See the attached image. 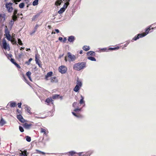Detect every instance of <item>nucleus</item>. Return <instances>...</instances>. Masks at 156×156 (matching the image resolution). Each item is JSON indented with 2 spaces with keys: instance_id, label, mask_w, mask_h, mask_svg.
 I'll return each mask as SVG.
<instances>
[{
  "instance_id": "obj_1",
  "label": "nucleus",
  "mask_w": 156,
  "mask_h": 156,
  "mask_svg": "<svg viewBox=\"0 0 156 156\" xmlns=\"http://www.w3.org/2000/svg\"><path fill=\"white\" fill-rule=\"evenodd\" d=\"M154 29V28L151 27V25H150L146 29L144 33L139 34L137 36H136L133 38L132 41L133 42L134 41L136 40L137 39H139V38H141L145 36L148 33L149 31L151 29Z\"/></svg>"
},
{
  "instance_id": "obj_2",
  "label": "nucleus",
  "mask_w": 156,
  "mask_h": 156,
  "mask_svg": "<svg viewBox=\"0 0 156 156\" xmlns=\"http://www.w3.org/2000/svg\"><path fill=\"white\" fill-rule=\"evenodd\" d=\"M86 63L85 62H78L73 65V69L77 71H80L86 67Z\"/></svg>"
},
{
  "instance_id": "obj_3",
  "label": "nucleus",
  "mask_w": 156,
  "mask_h": 156,
  "mask_svg": "<svg viewBox=\"0 0 156 156\" xmlns=\"http://www.w3.org/2000/svg\"><path fill=\"white\" fill-rule=\"evenodd\" d=\"M76 58V57L75 55H72L70 52H68L67 53V56H66L65 57V60L66 62L68 61L70 62L74 61Z\"/></svg>"
},
{
  "instance_id": "obj_4",
  "label": "nucleus",
  "mask_w": 156,
  "mask_h": 156,
  "mask_svg": "<svg viewBox=\"0 0 156 156\" xmlns=\"http://www.w3.org/2000/svg\"><path fill=\"white\" fill-rule=\"evenodd\" d=\"M12 4L13 3L11 2L6 3L5 4V7L9 12H12L13 9V8L12 6Z\"/></svg>"
},
{
  "instance_id": "obj_5",
  "label": "nucleus",
  "mask_w": 156,
  "mask_h": 156,
  "mask_svg": "<svg viewBox=\"0 0 156 156\" xmlns=\"http://www.w3.org/2000/svg\"><path fill=\"white\" fill-rule=\"evenodd\" d=\"M2 45L3 48L5 50H7L8 51L10 50V48L9 45V44H7L6 41L4 38H3L2 40Z\"/></svg>"
},
{
  "instance_id": "obj_6",
  "label": "nucleus",
  "mask_w": 156,
  "mask_h": 156,
  "mask_svg": "<svg viewBox=\"0 0 156 156\" xmlns=\"http://www.w3.org/2000/svg\"><path fill=\"white\" fill-rule=\"evenodd\" d=\"M82 83L81 82L78 80H77V84L74 88V90L77 92L80 89V87H81Z\"/></svg>"
},
{
  "instance_id": "obj_7",
  "label": "nucleus",
  "mask_w": 156,
  "mask_h": 156,
  "mask_svg": "<svg viewBox=\"0 0 156 156\" xmlns=\"http://www.w3.org/2000/svg\"><path fill=\"white\" fill-rule=\"evenodd\" d=\"M39 56L38 54H36L35 56V61L36 64H37L39 66L40 68L42 67V64H41V61L38 58V56Z\"/></svg>"
},
{
  "instance_id": "obj_8",
  "label": "nucleus",
  "mask_w": 156,
  "mask_h": 156,
  "mask_svg": "<svg viewBox=\"0 0 156 156\" xmlns=\"http://www.w3.org/2000/svg\"><path fill=\"white\" fill-rule=\"evenodd\" d=\"M59 72L62 73H65L67 71V68L64 66H61L59 67Z\"/></svg>"
},
{
  "instance_id": "obj_9",
  "label": "nucleus",
  "mask_w": 156,
  "mask_h": 156,
  "mask_svg": "<svg viewBox=\"0 0 156 156\" xmlns=\"http://www.w3.org/2000/svg\"><path fill=\"white\" fill-rule=\"evenodd\" d=\"M66 156H77V154L76 152L72 151L66 153Z\"/></svg>"
},
{
  "instance_id": "obj_10",
  "label": "nucleus",
  "mask_w": 156,
  "mask_h": 156,
  "mask_svg": "<svg viewBox=\"0 0 156 156\" xmlns=\"http://www.w3.org/2000/svg\"><path fill=\"white\" fill-rule=\"evenodd\" d=\"M119 47H116L115 48H109L108 49L107 48H103L101 50L104 51H108L109 50H116L119 48Z\"/></svg>"
},
{
  "instance_id": "obj_11",
  "label": "nucleus",
  "mask_w": 156,
  "mask_h": 156,
  "mask_svg": "<svg viewBox=\"0 0 156 156\" xmlns=\"http://www.w3.org/2000/svg\"><path fill=\"white\" fill-rule=\"evenodd\" d=\"M6 15L5 14H0V22L2 23H3L6 19Z\"/></svg>"
},
{
  "instance_id": "obj_12",
  "label": "nucleus",
  "mask_w": 156,
  "mask_h": 156,
  "mask_svg": "<svg viewBox=\"0 0 156 156\" xmlns=\"http://www.w3.org/2000/svg\"><path fill=\"white\" fill-rule=\"evenodd\" d=\"M17 119L21 122L24 123L25 122V120L23 118L21 115H18L17 116Z\"/></svg>"
},
{
  "instance_id": "obj_13",
  "label": "nucleus",
  "mask_w": 156,
  "mask_h": 156,
  "mask_svg": "<svg viewBox=\"0 0 156 156\" xmlns=\"http://www.w3.org/2000/svg\"><path fill=\"white\" fill-rule=\"evenodd\" d=\"M40 133H43L44 135L47 136L48 133V132L47 129L41 128V129Z\"/></svg>"
},
{
  "instance_id": "obj_14",
  "label": "nucleus",
  "mask_w": 156,
  "mask_h": 156,
  "mask_svg": "<svg viewBox=\"0 0 156 156\" xmlns=\"http://www.w3.org/2000/svg\"><path fill=\"white\" fill-rule=\"evenodd\" d=\"M32 126L31 124H28L27 123H25L23 125V126L25 128L27 129H30Z\"/></svg>"
},
{
  "instance_id": "obj_15",
  "label": "nucleus",
  "mask_w": 156,
  "mask_h": 156,
  "mask_svg": "<svg viewBox=\"0 0 156 156\" xmlns=\"http://www.w3.org/2000/svg\"><path fill=\"white\" fill-rule=\"evenodd\" d=\"M53 75V72L51 71L48 73L45 76V79L46 80H48V78L51 77Z\"/></svg>"
},
{
  "instance_id": "obj_16",
  "label": "nucleus",
  "mask_w": 156,
  "mask_h": 156,
  "mask_svg": "<svg viewBox=\"0 0 156 156\" xmlns=\"http://www.w3.org/2000/svg\"><path fill=\"white\" fill-rule=\"evenodd\" d=\"M49 139L48 137H47L46 139H44V138L43 137L41 141V142L45 145L46 143L49 141Z\"/></svg>"
},
{
  "instance_id": "obj_17",
  "label": "nucleus",
  "mask_w": 156,
  "mask_h": 156,
  "mask_svg": "<svg viewBox=\"0 0 156 156\" xmlns=\"http://www.w3.org/2000/svg\"><path fill=\"white\" fill-rule=\"evenodd\" d=\"M75 39V37L74 36H71L69 37L68 40L70 42H73Z\"/></svg>"
},
{
  "instance_id": "obj_18",
  "label": "nucleus",
  "mask_w": 156,
  "mask_h": 156,
  "mask_svg": "<svg viewBox=\"0 0 156 156\" xmlns=\"http://www.w3.org/2000/svg\"><path fill=\"white\" fill-rule=\"evenodd\" d=\"M10 104V106L11 107H14L16 106V102L13 101H11L9 103Z\"/></svg>"
},
{
  "instance_id": "obj_19",
  "label": "nucleus",
  "mask_w": 156,
  "mask_h": 156,
  "mask_svg": "<svg viewBox=\"0 0 156 156\" xmlns=\"http://www.w3.org/2000/svg\"><path fill=\"white\" fill-rule=\"evenodd\" d=\"M40 14L38 13L36 15L34 16L32 18V21H35L37 20L38 18L39 17Z\"/></svg>"
},
{
  "instance_id": "obj_20",
  "label": "nucleus",
  "mask_w": 156,
  "mask_h": 156,
  "mask_svg": "<svg viewBox=\"0 0 156 156\" xmlns=\"http://www.w3.org/2000/svg\"><path fill=\"white\" fill-rule=\"evenodd\" d=\"M87 55L88 56L91 55L94 56L95 55V52L93 51H88L87 53Z\"/></svg>"
},
{
  "instance_id": "obj_21",
  "label": "nucleus",
  "mask_w": 156,
  "mask_h": 156,
  "mask_svg": "<svg viewBox=\"0 0 156 156\" xmlns=\"http://www.w3.org/2000/svg\"><path fill=\"white\" fill-rule=\"evenodd\" d=\"M62 0H57L55 2V4L56 6L60 5L62 2Z\"/></svg>"
},
{
  "instance_id": "obj_22",
  "label": "nucleus",
  "mask_w": 156,
  "mask_h": 156,
  "mask_svg": "<svg viewBox=\"0 0 156 156\" xmlns=\"http://www.w3.org/2000/svg\"><path fill=\"white\" fill-rule=\"evenodd\" d=\"M31 108H30L28 106H27L26 107V111L28 113L30 114H31L32 113L30 111Z\"/></svg>"
},
{
  "instance_id": "obj_23",
  "label": "nucleus",
  "mask_w": 156,
  "mask_h": 156,
  "mask_svg": "<svg viewBox=\"0 0 156 156\" xmlns=\"http://www.w3.org/2000/svg\"><path fill=\"white\" fill-rule=\"evenodd\" d=\"M17 16L16 15H13L12 16V20L11 21V22L12 23H14V21H16L17 20Z\"/></svg>"
},
{
  "instance_id": "obj_24",
  "label": "nucleus",
  "mask_w": 156,
  "mask_h": 156,
  "mask_svg": "<svg viewBox=\"0 0 156 156\" xmlns=\"http://www.w3.org/2000/svg\"><path fill=\"white\" fill-rule=\"evenodd\" d=\"M35 153L36 154H42V155H45V153H44V152H42V151H39L38 150H36Z\"/></svg>"
},
{
  "instance_id": "obj_25",
  "label": "nucleus",
  "mask_w": 156,
  "mask_h": 156,
  "mask_svg": "<svg viewBox=\"0 0 156 156\" xmlns=\"http://www.w3.org/2000/svg\"><path fill=\"white\" fill-rule=\"evenodd\" d=\"M26 75L27 76L29 80L30 81H32L31 78V73L30 71L27 72L26 73Z\"/></svg>"
},
{
  "instance_id": "obj_26",
  "label": "nucleus",
  "mask_w": 156,
  "mask_h": 156,
  "mask_svg": "<svg viewBox=\"0 0 156 156\" xmlns=\"http://www.w3.org/2000/svg\"><path fill=\"white\" fill-rule=\"evenodd\" d=\"M72 114L75 116L77 117V118H82L83 116L80 114H76L75 113L73 112H72Z\"/></svg>"
},
{
  "instance_id": "obj_27",
  "label": "nucleus",
  "mask_w": 156,
  "mask_h": 156,
  "mask_svg": "<svg viewBox=\"0 0 156 156\" xmlns=\"http://www.w3.org/2000/svg\"><path fill=\"white\" fill-rule=\"evenodd\" d=\"M51 82H55L58 81L57 79H56V77L55 76H54L53 77H52L51 78Z\"/></svg>"
},
{
  "instance_id": "obj_28",
  "label": "nucleus",
  "mask_w": 156,
  "mask_h": 156,
  "mask_svg": "<svg viewBox=\"0 0 156 156\" xmlns=\"http://www.w3.org/2000/svg\"><path fill=\"white\" fill-rule=\"evenodd\" d=\"M6 122L2 118L0 121V125L1 126H3L6 123Z\"/></svg>"
},
{
  "instance_id": "obj_29",
  "label": "nucleus",
  "mask_w": 156,
  "mask_h": 156,
  "mask_svg": "<svg viewBox=\"0 0 156 156\" xmlns=\"http://www.w3.org/2000/svg\"><path fill=\"white\" fill-rule=\"evenodd\" d=\"M20 156H27V151H21V153H20Z\"/></svg>"
},
{
  "instance_id": "obj_30",
  "label": "nucleus",
  "mask_w": 156,
  "mask_h": 156,
  "mask_svg": "<svg viewBox=\"0 0 156 156\" xmlns=\"http://www.w3.org/2000/svg\"><path fill=\"white\" fill-rule=\"evenodd\" d=\"M53 100L51 98H48L45 100V102H47L48 104H49L50 102L53 101Z\"/></svg>"
},
{
  "instance_id": "obj_31",
  "label": "nucleus",
  "mask_w": 156,
  "mask_h": 156,
  "mask_svg": "<svg viewBox=\"0 0 156 156\" xmlns=\"http://www.w3.org/2000/svg\"><path fill=\"white\" fill-rule=\"evenodd\" d=\"M93 153V152L92 151H89L85 153V154L86 156H90Z\"/></svg>"
},
{
  "instance_id": "obj_32",
  "label": "nucleus",
  "mask_w": 156,
  "mask_h": 156,
  "mask_svg": "<svg viewBox=\"0 0 156 156\" xmlns=\"http://www.w3.org/2000/svg\"><path fill=\"white\" fill-rule=\"evenodd\" d=\"M65 10L66 9L62 7L61 8L60 10L58 11V13L59 14L62 13L65 11Z\"/></svg>"
},
{
  "instance_id": "obj_33",
  "label": "nucleus",
  "mask_w": 156,
  "mask_h": 156,
  "mask_svg": "<svg viewBox=\"0 0 156 156\" xmlns=\"http://www.w3.org/2000/svg\"><path fill=\"white\" fill-rule=\"evenodd\" d=\"M87 58L92 61H96L95 58L92 56H88L87 57Z\"/></svg>"
},
{
  "instance_id": "obj_34",
  "label": "nucleus",
  "mask_w": 156,
  "mask_h": 156,
  "mask_svg": "<svg viewBox=\"0 0 156 156\" xmlns=\"http://www.w3.org/2000/svg\"><path fill=\"white\" fill-rule=\"evenodd\" d=\"M83 49L84 51H87L90 49V48L89 46H84L83 47Z\"/></svg>"
},
{
  "instance_id": "obj_35",
  "label": "nucleus",
  "mask_w": 156,
  "mask_h": 156,
  "mask_svg": "<svg viewBox=\"0 0 156 156\" xmlns=\"http://www.w3.org/2000/svg\"><path fill=\"white\" fill-rule=\"evenodd\" d=\"M66 1H67V2L64 4L63 7V8H64L65 9L67 7L68 5L69 4V1H68L67 0Z\"/></svg>"
},
{
  "instance_id": "obj_36",
  "label": "nucleus",
  "mask_w": 156,
  "mask_h": 156,
  "mask_svg": "<svg viewBox=\"0 0 156 156\" xmlns=\"http://www.w3.org/2000/svg\"><path fill=\"white\" fill-rule=\"evenodd\" d=\"M12 44H17V42L15 40V38H14L13 39H12L11 40Z\"/></svg>"
},
{
  "instance_id": "obj_37",
  "label": "nucleus",
  "mask_w": 156,
  "mask_h": 156,
  "mask_svg": "<svg viewBox=\"0 0 156 156\" xmlns=\"http://www.w3.org/2000/svg\"><path fill=\"white\" fill-rule=\"evenodd\" d=\"M38 26L37 24L36 25V26L34 29V30L32 32V33H30V34H34L37 31V28Z\"/></svg>"
},
{
  "instance_id": "obj_38",
  "label": "nucleus",
  "mask_w": 156,
  "mask_h": 156,
  "mask_svg": "<svg viewBox=\"0 0 156 156\" xmlns=\"http://www.w3.org/2000/svg\"><path fill=\"white\" fill-rule=\"evenodd\" d=\"M39 0H35L33 2V5L35 6L38 4Z\"/></svg>"
},
{
  "instance_id": "obj_39",
  "label": "nucleus",
  "mask_w": 156,
  "mask_h": 156,
  "mask_svg": "<svg viewBox=\"0 0 156 156\" xmlns=\"http://www.w3.org/2000/svg\"><path fill=\"white\" fill-rule=\"evenodd\" d=\"M77 156H86L85 153H84L83 152L77 153Z\"/></svg>"
},
{
  "instance_id": "obj_40",
  "label": "nucleus",
  "mask_w": 156,
  "mask_h": 156,
  "mask_svg": "<svg viewBox=\"0 0 156 156\" xmlns=\"http://www.w3.org/2000/svg\"><path fill=\"white\" fill-rule=\"evenodd\" d=\"M81 99H80V104H82L84 103V101H83L84 98L83 97L82 95H81Z\"/></svg>"
},
{
  "instance_id": "obj_41",
  "label": "nucleus",
  "mask_w": 156,
  "mask_h": 156,
  "mask_svg": "<svg viewBox=\"0 0 156 156\" xmlns=\"http://www.w3.org/2000/svg\"><path fill=\"white\" fill-rule=\"evenodd\" d=\"M25 6L24 3L22 2L20 4L19 7L20 8H23Z\"/></svg>"
},
{
  "instance_id": "obj_42",
  "label": "nucleus",
  "mask_w": 156,
  "mask_h": 156,
  "mask_svg": "<svg viewBox=\"0 0 156 156\" xmlns=\"http://www.w3.org/2000/svg\"><path fill=\"white\" fill-rule=\"evenodd\" d=\"M59 96V95H58L55 94V95L52 96V98L53 99H55L56 98H58Z\"/></svg>"
},
{
  "instance_id": "obj_43",
  "label": "nucleus",
  "mask_w": 156,
  "mask_h": 156,
  "mask_svg": "<svg viewBox=\"0 0 156 156\" xmlns=\"http://www.w3.org/2000/svg\"><path fill=\"white\" fill-rule=\"evenodd\" d=\"M32 60V59L31 58H30L28 61L25 62V64H27V65H29Z\"/></svg>"
},
{
  "instance_id": "obj_44",
  "label": "nucleus",
  "mask_w": 156,
  "mask_h": 156,
  "mask_svg": "<svg viewBox=\"0 0 156 156\" xmlns=\"http://www.w3.org/2000/svg\"><path fill=\"white\" fill-rule=\"evenodd\" d=\"M18 43L21 45H23V43H22V42L21 40L20 39H18Z\"/></svg>"
},
{
  "instance_id": "obj_45",
  "label": "nucleus",
  "mask_w": 156,
  "mask_h": 156,
  "mask_svg": "<svg viewBox=\"0 0 156 156\" xmlns=\"http://www.w3.org/2000/svg\"><path fill=\"white\" fill-rule=\"evenodd\" d=\"M26 140L27 141L30 142L31 140V137L28 136H26Z\"/></svg>"
},
{
  "instance_id": "obj_46",
  "label": "nucleus",
  "mask_w": 156,
  "mask_h": 156,
  "mask_svg": "<svg viewBox=\"0 0 156 156\" xmlns=\"http://www.w3.org/2000/svg\"><path fill=\"white\" fill-rule=\"evenodd\" d=\"M6 56L9 59L10 58H11L12 57V55L11 54L9 53L7 54L6 55Z\"/></svg>"
},
{
  "instance_id": "obj_47",
  "label": "nucleus",
  "mask_w": 156,
  "mask_h": 156,
  "mask_svg": "<svg viewBox=\"0 0 156 156\" xmlns=\"http://www.w3.org/2000/svg\"><path fill=\"white\" fill-rule=\"evenodd\" d=\"M6 37L7 39L9 41H10V40H11L12 39V37L10 35L9 36H7Z\"/></svg>"
},
{
  "instance_id": "obj_48",
  "label": "nucleus",
  "mask_w": 156,
  "mask_h": 156,
  "mask_svg": "<svg viewBox=\"0 0 156 156\" xmlns=\"http://www.w3.org/2000/svg\"><path fill=\"white\" fill-rule=\"evenodd\" d=\"M81 109H82L81 108H76L74 110V111L75 112H79V111H80L81 110Z\"/></svg>"
},
{
  "instance_id": "obj_49",
  "label": "nucleus",
  "mask_w": 156,
  "mask_h": 156,
  "mask_svg": "<svg viewBox=\"0 0 156 156\" xmlns=\"http://www.w3.org/2000/svg\"><path fill=\"white\" fill-rule=\"evenodd\" d=\"M19 128L21 132H23L24 131V129L22 126H20L19 127Z\"/></svg>"
},
{
  "instance_id": "obj_50",
  "label": "nucleus",
  "mask_w": 156,
  "mask_h": 156,
  "mask_svg": "<svg viewBox=\"0 0 156 156\" xmlns=\"http://www.w3.org/2000/svg\"><path fill=\"white\" fill-rule=\"evenodd\" d=\"M6 28L5 29V33H9V31L8 29L7 28V27L6 26Z\"/></svg>"
},
{
  "instance_id": "obj_51",
  "label": "nucleus",
  "mask_w": 156,
  "mask_h": 156,
  "mask_svg": "<svg viewBox=\"0 0 156 156\" xmlns=\"http://www.w3.org/2000/svg\"><path fill=\"white\" fill-rule=\"evenodd\" d=\"M77 105V102H74L73 104V106L74 107H75Z\"/></svg>"
},
{
  "instance_id": "obj_52",
  "label": "nucleus",
  "mask_w": 156,
  "mask_h": 156,
  "mask_svg": "<svg viewBox=\"0 0 156 156\" xmlns=\"http://www.w3.org/2000/svg\"><path fill=\"white\" fill-rule=\"evenodd\" d=\"M10 60L11 62L14 64L16 62L15 61L14 59L13 58H11L10 59Z\"/></svg>"
},
{
  "instance_id": "obj_53",
  "label": "nucleus",
  "mask_w": 156,
  "mask_h": 156,
  "mask_svg": "<svg viewBox=\"0 0 156 156\" xmlns=\"http://www.w3.org/2000/svg\"><path fill=\"white\" fill-rule=\"evenodd\" d=\"M17 10L16 9H15L14 11L13 15H16V14L17 12Z\"/></svg>"
},
{
  "instance_id": "obj_54",
  "label": "nucleus",
  "mask_w": 156,
  "mask_h": 156,
  "mask_svg": "<svg viewBox=\"0 0 156 156\" xmlns=\"http://www.w3.org/2000/svg\"><path fill=\"white\" fill-rule=\"evenodd\" d=\"M14 65H15L16 66V67L18 68H20V66L17 64V63L16 62L14 64Z\"/></svg>"
},
{
  "instance_id": "obj_55",
  "label": "nucleus",
  "mask_w": 156,
  "mask_h": 156,
  "mask_svg": "<svg viewBox=\"0 0 156 156\" xmlns=\"http://www.w3.org/2000/svg\"><path fill=\"white\" fill-rule=\"evenodd\" d=\"M22 105V104L21 103H18V107L19 108H21V105Z\"/></svg>"
},
{
  "instance_id": "obj_56",
  "label": "nucleus",
  "mask_w": 156,
  "mask_h": 156,
  "mask_svg": "<svg viewBox=\"0 0 156 156\" xmlns=\"http://www.w3.org/2000/svg\"><path fill=\"white\" fill-rule=\"evenodd\" d=\"M66 37H64V38H63V39L62 41L63 43H65L66 40Z\"/></svg>"
},
{
  "instance_id": "obj_57",
  "label": "nucleus",
  "mask_w": 156,
  "mask_h": 156,
  "mask_svg": "<svg viewBox=\"0 0 156 156\" xmlns=\"http://www.w3.org/2000/svg\"><path fill=\"white\" fill-rule=\"evenodd\" d=\"M62 37H59L58 38V40L59 41H62Z\"/></svg>"
},
{
  "instance_id": "obj_58",
  "label": "nucleus",
  "mask_w": 156,
  "mask_h": 156,
  "mask_svg": "<svg viewBox=\"0 0 156 156\" xmlns=\"http://www.w3.org/2000/svg\"><path fill=\"white\" fill-rule=\"evenodd\" d=\"M10 35L9 33H6L5 34V37H6L7 36H9Z\"/></svg>"
},
{
  "instance_id": "obj_59",
  "label": "nucleus",
  "mask_w": 156,
  "mask_h": 156,
  "mask_svg": "<svg viewBox=\"0 0 156 156\" xmlns=\"http://www.w3.org/2000/svg\"><path fill=\"white\" fill-rule=\"evenodd\" d=\"M12 1H13V2H15V4H18L17 2H18L17 1H16V0H12Z\"/></svg>"
},
{
  "instance_id": "obj_60",
  "label": "nucleus",
  "mask_w": 156,
  "mask_h": 156,
  "mask_svg": "<svg viewBox=\"0 0 156 156\" xmlns=\"http://www.w3.org/2000/svg\"><path fill=\"white\" fill-rule=\"evenodd\" d=\"M55 31L57 32V33H58L59 32L58 29H55Z\"/></svg>"
},
{
  "instance_id": "obj_61",
  "label": "nucleus",
  "mask_w": 156,
  "mask_h": 156,
  "mask_svg": "<svg viewBox=\"0 0 156 156\" xmlns=\"http://www.w3.org/2000/svg\"><path fill=\"white\" fill-rule=\"evenodd\" d=\"M22 56V54H20L19 55H18V56H19V58H21V57Z\"/></svg>"
},
{
  "instance_id": "obj_62",
  "label": "nucleus",
  "mask_w": 156,
  "mask_h": 156,
  "mask_svg": "<svg viewBox=\"0 0 156 156\" xmlns=\"http://www.w3.org/2000/svg\"><path fill=\"white\" fill-rule=\"evenodd\" d=\"M83 51L81 50L80 51V54H83Z\"/></svg>"
},
{
  "instance_id": "obj_63",
  "label": "nucleus",
  "mask_w": 156,
  "mask_h": 156,
  "mask_svg": "<svg viewBox=\"0 0 156 156\" xmlns=\"http://www.w3.org/2000/svg\"><path fill=\"white\" fill-rule=\"evenodd\" d=\"M24 48H22V47H21L20 48V50H22V49H24Z\"/></svg>"
},
{
  "instance_id": "obj_64",
  "label": "nucleus",
  "mask_w": 156,
  "mask_h": 156,
  "mask_svg": "<svg viewBox=\"0 0 156 156\" xmlns=\"http://www.w3.org/2000/svg\"><path fill=\"white\" fill-rule=\"evenodd\" d=\"M29 50H30V48H27V50H26V51H28Z\"/></svg>"
}]
</instances>
